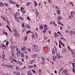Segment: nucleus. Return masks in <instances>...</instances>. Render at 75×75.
Wrapping results in <instances>:
<instances>
[{
  "label": "nucleus",
  "instance_id": "f257e3e1",
  "mask_svg": "<svg viewBox=\"0 0 75 75\" xmlns=\"http://www.w3.org/2000/svg\"><path fill=\"white\" fill-rule=\"evenodd\" d=\"M25 48V47H24L21 48V50L24 53H25V54H27V50H28V48Z\"/></svg>",
  "mask_w": 75,
  "mask_h": 75
},
{
  "label": "nucleus",
  "instance_id": "f03ea898",
  "mask_svg": "<svg viewBox=\"0 0 75 75\" xmlns=\"http://www.w3.org/2000/svg\"><path fill=\"white\" fill-rule=\"evenodd\" d=\"M9 59L10 60V62H11L12 64H13V62H14V61L16 62V60L13 59L11 57H10Z\"/></svg>",
  "mask_w": 75,
  "mask_h": 75
},
{
  "label": "nucleus",
  "instance_id": "7ed1b4c3",
  "mask_svg": "<svg viewBox=\"0 0 75 75\" xmlns=\"http://www.w3.org/2000/svg\"><path fill=\"white\" fill-rule=\"evenodd\" d=\"M32 47H34V50H37L38 49V46L36 45H32Z\"/></svg>",
  "mask_w": 75,
  "mask_h": 75
},
{
  "label": "nucleus",
  "instance_id": "20e7f679",
  "mask_svg": "<svg viewBox=\"0 0 75 75\" xmlns=\"http://www.w3.org/2000/svg\"><path fill=\"white\" fill-rule=\"evenodd\" d=\"M13 31L14 32L13 35H14V36H16V35L18 34V31H17V30H13Z\"/></svg>",
  "mask_w": 75,
  "mask_h": 75
},
{
  "label": "nucleus",
  "instance_id": "39448f33",
  "mask_svg": "<svg viewBox=\"0 0 75 75\" xmlns=\"http://www.w3.org/2000/svg\"><path fill=\"white\" fill-rule=\"evenodd\" d=\"M56 58L59 59L60 58H61V56H59V53H57V56H56Z\"/></svg>",
  "mask_w": 75,
  "mask_h": 75
},
{
  "label": "nucleus",
  "instance_id": "423d86ee",
  "mask_svg": "<svg viewBox=\"0 0 75 75\" xmlns=\"http://www.w3.org/2000/svg\"><path fill=\"white\" fill-rule=\"evenodd\" d=\"M17 14H18V15H20V14L19 13H17V12H16L15 14V15H14V16H15V19H16V20H17V18H18V17H17Z\"/></svg>",
  "mask_w": 75,
  "mask_h": 75
},
{
  "label": "nucleus",
  "instance_id": "0eeeda50",
  "mask_svg": "<svg viewBox=\"0 0 75 75\" xmlns=\"http://www.w3.org/2000/svg\"><path fill=\"white\" fill-rule=\"evenodd\" d=\"M35 13L36 17H38L39 16V13L38 12V10L37 9L35 10Z\"/></svg>",
  "mask_w": 75,
  "mask_h": 75
},
{
  "label": "nucleus",
  "instance_id": "6e6552de",
  "mask_svg": "<svg viewBox=\"0 0 75 75\" xmlns=\"http://www.w3.org/2000/svg\"><path fill=\"white\" fill-rule=\"evenodd\" d=\"M57 13L58 14H61V12H60V8H58L57 9Z\"/></svg>",
  "mask_w": 75,
  "mask_h": 75
},
{
  "label": "nucleus",
  "instance_id": "1a4fd4ad",
  "mask_svg": "<svg viewBox=\"0 0 75 75\" xmlns=\"http://www.w3.org/2000/svg\"><path fill=\"white\" fill-rule=\"evenodd\" d=\"M71 54H72V57L73 58H75V52H74V51H71Z\"/></svg>",
  "mask_w": 75,
  "mask_h": 75
},
{
  "label": "nucleus",
  "instance_id": "9d476101",
  "mask_svg": "<svg viewBox=\"0 0 75 75\" xmlns=\"http://www.w3.org/2000/svg\"><path fill=\"white\" fill-rule=\"evenodd\" d=\"M20 53H21V52H20V50H19V51H18L17 52V57H20Z\"/></svg>",
  "mask_w": 75,
  "mask_h": 75
},
{
  "label": "nucleus",
  "instance_id": "9b49d317",
  "mask_svg": "<svg viewBox=\"0 0 75 75\" xmlns=\"http://www.w3.org/2000/svg\"><path fill=\"white\" fill-rule=\"evenodd\" d=\"M56 59H57V57L55 55H54L53 57V60L54 61H56Z\"/></svg>",
  "mask_w": 75,
  "mask_h": 75
},
{
  "label": "nucleus",
  "instance_id": "f8f14e48",
  "mask_svg": "<svg viewBox=\"0 0 75 75\" xmlns=\"http://www.w3.org/2000/svg\"><path fill=\"white\" fill-rule=\"evenodd\" d=\"M32 57L33 58H37V54H34L33 55H32Z\"/></svg>",
  "mask_w": 75,
  "mask_h": 75
},
{
  "label": "nucleus",
  "instance_id": "ddd939ff",
  "mask_svg": "<svg viewBox=\"0 0 75 75\" xmlns=\"http://www.w3.org/2000/svg\"><path fill=\"white\" fill-rule=\"evenodd\" d=\"M62 19V17L60 16H59L57 18V20L60 21Z\"/></svg>",
  "mask_w": 75,
  "mask_h": 75
},
{
  "label": "nucleus",
  "instance_id": "4468645a",
  "mask_svg": "<svg viewBox=\"0 0 75 75\" xmlns=\"http://www.w3.org/2000/svg\"><path fill=\"white\" fill-rule=\"evenodd\" d=\"M67 72V70H64L62 71V74H65Z\"/></svg>",
  "mask_w": 75,
  "mask_h": 75
},
{
  "label": "nucleus",
  "instance_id": "2eb2a0df",
  "mask_svg": "<svg viewBox=\"0 0 75 75\" xmlns=\"http://www.w3.org/2000/svg\"><path fill=\"white\" fill-rule=\"evenodd\" d=\"M25 27L26 28H28L29 29H30V26L28 25H25Z\"/></svg>",
  "mask_w": 75,
  "mask_h": 75
},
{
  "label": "nucleus",
  "instance_id": "dca6fc26",
  "mask_svg": "<svg viewBox=\"0 0 75 75\" xmlns=\"http://www.w3.org/2000/svg\"><path fill=\"white\" fill-rule=\"evenodd\" d=\"M11 53L12 54V57H14V51L13 50H11Z\"/></svg>",
  "mask_w": 75,
  "mask_h": 75
},
{
  "label": "nucleus",
  "instance_id": "f3484780",
  "mask_svg": "<svg viewBox=\"0 0 75 75\" xmlns=\"http://www.w3.org/2000/svg\"><path fill=\"white\" fill-rule=\"evenodd\" d=\"M21 57L22 58H24V53H23L22 52L21 54Z\"/></svg>",
  "mask_w": 75,
  "mask_h": 75
},
{
  "label": "nucleus",
  "instance_id": "a211bd4d",
  "mask_svg": "<svg viewBox=\"0 0 75 75\" xmlns=\"http://www.w3.org/2000/svg\"><path fill=\"white\" fill-rule=\"evenodd\" d=\"M34 3L35 4V5H34L35 7L37 6V5H38V4H37V3L36 2V1H34Z\"/></svg>",
  "mask_w": 75,
  "mask_h": 75
},
{
  "label": "nucleus",
  "instance_id": "6ab92c4d",
  "mask_svg": "<svg viewBox=\"0 0 75 75\" xmlns=\"http://www.w3.org/2000/svg\"><path fill=\"white\" fill-rule=\"evenodd\" d=\"M32 68H34V66H29L28 67V68H29L30 69H31Z\"/></svg>",
  "mask_w": 75,
  "mask_h": 75
},
{
  "label": "nucleus",
  "instance_id": "aec40b11",
  "mask_svg": "<svg viewBox=\"0 0 75 75\" xmlns=\"http://www.w3.org/2000/svg\"><path fill=\"white\" fill-rule=\"evenodd\" d=\"M13 65H9V68H11V69H12V68H13Z\"/></svg>",
  "mask_w": 75,
  "mask_h": 75
},
{
  "label": "nucleus",
  "instance_id": "412c9836",
  "mask_svg": "<svg viewBox=\"0 0 75 75\" xmlns=\"http://www.w3.org/2000/svg\"><path fill=\"white\" fill-rule=\"evenodd\" d=\"M15 36L16 37H20V35L18 34H18L16 35Z\"/></svg>",
  "mask_w": 75,
  "mask_h": 75
},
{
  "label": "nucleus",
  "instance_id": "4be33fe9",
  "mask_svg": "<svg viewBox=\"0 0 75 75\" xmlns=\"http://www.w3.org/2000/svg\"><path fill=\"white\" fill-rule=\"evenodd\" d=\"M6 46L4 45V47H2V49H3L4 50H6Z\"/></svg>",
  "mask_w": 75,
  "mask_h": 75
},
{
  "label": "nucleus",
  "instance_id": "5701e85b",
  "mask_svg": "<svg viewBox=\"0 0 75 75\" xmlns=\"http://www.w3.org/2000/svg\"><path fill=\"white\" fill-rule=\"evenodd\" d=\"M71 17H74V15H73V12H71Z\"/></svg>",
  "mask_w": 75,
  "mask_h": 75
},
{
  "label": "nucleus",
  "instance_id": "b1692460",
  "mask_svg": "<svg viewBox=\"0 0 75 75\" xmlns=\"http://www.w3.org/2000/svg\"><path fill=\"white\" fill-rule=\"evenodd\" d=\"M32 33L30 30H28L26 32V34H28L29 33Z\"/></svg>",
  "mask_w": 75,
  "mask_h": 75
},
{
  "label": "nucleus",
  "instance_id": "393cba45",
  "mask_svg": "<svg viewBox=\"0 0 75 75\" xmlns=\"http://www.w3.org/2000/svg\"><path fill=\"white\" fill-rule=\"evenodd\" d=\"M40 28L41 30H42V29H43V28H44V27H43V26L42 25L40 26Z\"/></svg>",
  "mask_w": 75,
  "mask_h": 75
},
{
  "label": "nucleus",
  "instance_id": "a878e982",
  "mask_svg": "<svg viewBox=\"0 0 75 75\" xmlns=\"http://www.w3.org/2000/svg\"><path fill=\"white\" fill-rule=\"evenodd\" d=\"M10 3H11V4H14L15 3L14 2H13V1H10Z\"/></svg>",
  "mask_w": 75,
  "mask_h": 75
},
{
  "label": "nucleus",
  "instance_id": "bb28decb",
  "mask_svg": "<svg viewBox=\"0 0 75 75\" xmlns=\"http://www.w3.org/2000/svg\"><path fill=\"white\" fill-rule=\"evenodd\" d=\"M52 54H55V51H52Z\"/></svg>",
  "mask_w": 75,
  "mask_h": 75
},
{
  "label": "nucleus",
  "instance_id": "cd10ccee",
  "mask_svg": "<svg viewBox=\"0 0 75 75\" xmlns=\"http://www.w3.org/2000/svg\"><path fill=\"white\" fill-rule=\"evenodd\" d=\"M5 67H6V68H9V65H5Z\"/></svg>",
  "mask_w": 75,
  "mask_h": 75
},
{
  "label": "nucleus",
  "instance_id": "c85d7f7f",
  "mask_svg": "<svg viewBox=\"0 0 75 75\" xmlns=\"http://www.w3.org/2000/svg\"><path fill=\"white\" fill-rule=\"evenodd\" d=\"M35 35H34V34H33L32 35V38L33 39H34V36Z\"/></svg>",
  "mask_w": 75,
  "mask_h": 75
},
{
  "label": "nucleus",
  "instance_id": "c756f323",
  "mask_svg": "<svg viewBox=\"0 0 75 75\" xmlns=\"http://www.w3.org/2000/svg\"><path fill=\"white\" fill-rule=\"evenodd\" d=\"M18 64H20V65H22V62H21V61H19Z\"/></svg>",
  "mask_w": 75,
  "mask_h": 75
},
{
  "label": "nucleus",
  "instance_id": "7c9ffc66",
  "mask_svg": "<svg viewBox=\"0 0 75 75\" xmlns=\"http://www.w3.org/2000/svg\"><path fill=\"white\" fill-rule=\"evenodd\" d=\"M43 62H40L41 64H44V63H45V61H42Z\"/></svg>",
  "mask_w": 75,
  "mask_h": 75
},
{
  "label": "nucleus",
  "instance_id": "2f4dec72",
  "mask_svg": "<svg viewBox=\"0 0 75 75\" xmlns=\"http://www.w3.org/2000/svg\"><path fill=\"white\" fill-rule=\"evenodd\" d=\"M66 51H67L66 50L64 49L63 50V52L64 53H65V52H66Z\"/></svg>",
  "mask_w": 75,
  "mask_h": 75
},
{
  "label": "nucleus",
  "instance_id": "473e14b6",
  "mask_svg": "<svg viewBox=\"0 0 75 75\" xmlns=\"http://www.w3.org/2000/svg\"><path fill=\"white\" fill-rule=\"evenodd\" d=\"M42 59V61H45L44 59H45V58L44 57H41Z\"/></svg>",
  "mask_w": 75,
  "mask_h": 75
},
{
  "label": "nucleus",
  "instance_id": "72a5a7b5",
  "mask_svg": "<svg viewBox=\"0 0 75 75\" xmlns=\"http://www.w3.org/2000/svg\"><path fill=\"white\" fill-rule=\"evenodd\" d=\"M16 70H17V71H18L19 69V68H18V66H17L16 67Z\"/></svg>",
  "mask_w": 75,
  "mask_h": 75
},
{
  "label": "nucleus",
  "instance_id": "f704fd0d",
  "mask_svg": "<svg viewBox=\"0 0 75 75\" xmlns=\"http://www.w3.org/2000/svg\"><path fill=\"white\" fill-rule=\"evenodd\" d=\"M7 23L8 25H10V21H8L7 22Z\"/></svg>",
  "mask_w": 75,
  "mask_h": 75
},
{
  "label": "nucleus",
  "instance_id": "c9c22d12",
  "mask_svg": "<svg viewBox=\"0 0 75 75\" xmlns=\"http://www.w3.org/2000/svg\"><path fill=\"white\" fill-rule=\"evenodd\" d=\"M54 37L55 38H57V33H54Z\"/></svg>",
  "mask_w": 75,
  "mask_h": 75
},
{
  "label": "nucleus",
  "instance_id": "e433bc0d",
  "mask_svg": "<svg viewBox=\"0 0 75 75\" xmlns=\"http://www.w3.org/2000/svg\"><path fill=\"white\" fill-rule=\"evenodd\" d=\"M31 4V2H28L27 3V6H29V4Z\"/></svg>",
  "mask_w": 75,
  "mask_h": 75
},
{
  "label": "nucleus",
  "instance_id": "4c0bfd02",
  "mask_svg": "<svg viewBox=\"0 0 75 75\" xmlns=\"http://www.w3.org/2000/svg\"><path fill=\"white\" fill-rule=\"evenodd\" d=\"M47 27H48V26L46 25H44V27L45 28H46Z\"/></svg>",
  "mask_w": 75,
  "mask_h": 75
},
{
  "label": "nucleus",
  "instance_id": "58836bf2",
  "mask_svg": "<svg viewBox=\"0 0 75 75\" xmlns=\"http://www.w3.org/2000/svg\"><path fill=\"white\" fill-rule=\"evenodd\" d=\"M4 45H1L0 46V47L1 48H2L4 46Z\"/></svg>",
  "mask_w": 75,
  "mask_h": 75
},
{
  "label": "nucleus",
  "instance_id": "ea45409f",
  "mask_svg": "<svg viewBox=\"0 0 75 75\" xmlns=\"http://www.w3.org/2000/svg\"><path fill=\"white\" fill-rule=\"evenodd\" d=\"M35 35H36V37H38V35L37 34V33H35Z\"/></svg>",
  "mask_w": 75,
  "mask_h": 75
},
{
  "label": "nucleus",
  "instance_id": "a19ab883",
  "mask_svg": "<svg viewBox=\"0 0 75 75\" xmlns=\"http://www.w3.org/2000/svg\"><path fill=\"white\" fill-rule=\"evenodd\" d=\"M19 18H20V19L21 20H23V21H24V19L22 17H20Z\"/></svg>",
  "mask_w": 75,
  "mask_h": 75
},
{
  "label": "nucleus",
  "instance_id": "79ce46f5",
  "mask_svg": "<svg viewBox=\"0 0 75 75\" xmlns=\"http://www.w3.org/2000/svg\"><path fill=\"white\" fill-rule=\"evenodd\" d=\"M35 50L36 51V52H38L40 51V50H39L38 49H38H36V50Z\"/></svg>",
  "mask_w": 75,
  "mask_h": 75
},
{
  "label": "nucleus",
  "instance_id": "37998d69",
  "mask_svg": "<svg viewBox=\"0 0 75 75\" xmlns=\"http://www.w3.org/2000/svg\"><path fill=\"white\" fill-rule=\"evenodd\" d=\"M4 4H3V3L2 2H1L0 4V6H2L4 5Z\"/></svg>",
  "mask_w": 75,
  "mask_h": 75
},
{
  "label": "nucleus",
  "instance_id": "c03bdc74",
  "mask_svg": "<svg viewBox=\"0 0 75 75\" xmlns=\"http://www.w3.org/2000/svg\"><path fill=\"white\" fill-rule=\"evenodd\" d=\"M61 44H60V42H59V47L60 49H61Z\"/></svg>",
  "mask_w": 75,
  "mask_h": 75
},
{
  "label": "nucleus",
  "instance_id": "a18cd8bd",
  "mask_svg": "<svg viewBox=\"0 0 75 75\" xmlns=\"http://www.w3.org/2000/svg\"><path fill=\"white\" fill-rule=\"evenodd\" d=\"M27 36H26L25 37L24 40H27Z\"/></svg>",
  "mask_w": 75,
  "mask_h": 75
},
{
  "label": "nucleus",
  "instance_id": "49530a36",
  "mask_svg": "<svg viewBox=\"0 0 75 75\" xmlns=\"http://www.w3.org/2000/svg\"><path fill=\"white\" fill-rule=\"evenodd\" d=\"M30 62H35V60H33L32 61H30Z\"/></svg>",
  "mask_w": 75,
  "mask_h": 75
},
{
  "label": "nucleus",
  "instance_id": "de8ad7c7",
  "mask_svg": "<svg viewBox=\"0 0 75 75\" xmlns=\"http://www.w3.org/2000/svg\"><path fill=\"white\" fill-rule=\"evenodd\" d=\"M57 23L58 24H61V23L60 21H58Z\"/></svg>",
  "mask_w": 75,
  "mask_h": 75
},
{
  "label": "nucleus",
  "instance_id": "09e8293b",
  "mask_svg": "<svg viewBox=\"0 0 75 75\" xmlns=\"http://www.w3.org/2000/svg\"><path fill=\"white\" fill-rule=\"evenodd\" d=\"M22 27H25L24 26V23L23 22L22 24Z\"/></svg>",
  "mask_w": 75,
  "mask_h": 75
},
{
  "label": "nucleus",
  "instance_id": "8fccbe9b",
  "mask_svg": "<svg viewBox=\"0 0 75 75\" xmlns=\"http://www.w3.org/2000/svg\"><path fill=\"white\" fill-rule=\"evenodd\" d=\"M48 30V28H45L44 29V31H47V30Z\"/></svg>",
  "mask_w": 75,
  "mask_h": 75
},
{
  "label": "nucleus",
  "instance_id": "3c124183",
  "mask_svg": "<svg viewBox=\"0 0 75 75\" xmlns=\"http://www.w3.org/2000/svg\"><path fill=\"white\" fill-rule=\"evenodd\" d=\"M16 7H18V8H19V5H18V4H17L16 5Z\"/></svg>",
  "mask_w": 75,
  "mask_h": 75
},
{
  "label": "nucleus",
  "instance_id": "603ef678",
  "mask_svg": "<svg viewBox=\"0 0 75 75\" xmlns=\"http://www.w3.org/2000/svg\"><path fill=\"white\" fill-rule=\"evenodd\" d=\"M32 71H33V73H34V74H36V72H35V71L32 70Z\"/></svg>",
  "mask_w": 75,
  "mask_h": 75
},
{
  "label": "nucleus",
  "instance_id": "864d4df0",
  "mask_svg": "<svg viewBox=\"0 0 75 75\" xmlns=\"http://www.w3.org/2000/svg\"><path fill=\"white\" fill-rule=\"evenodd\" d=\"M27 19L28 20H30V18H29V17H27Z\"/></svg>",
  "mask_w": 75,
  "mask_h": 75
},
{
  "label": "nucleus",
  "instance_id": "5fc2aeb1",
  "mask_svg": "<svg viewBox=\"0 0 75 75\" xmlns=\"http://www.w3.org/2000/svg\"><path fill=\"white\" fill-rule=\"evenodd\" d=\"M69 31H68V30H66V33H67V34H68V33H69Z\"/></svg>",
  "mask_w": 75,
  "mask_h": 75
},
{
  "label": "nucleus",
  "instance_id": "6e6d98bb",
  "mask_svg": "<svg viewBox=\"0 0 75 75\" xmlns=\"http://www.w3.org/2000/svg\"><path fill=\"white\" fill-rule=\"evenodd\" d=\"M69 4H73V3L72 2L70 1L69 2Z\"/></svg>",
  "mask_w": 75,
  "mask_h": 75
},
{
  "label": "nucleus",
  "instance_id": "4d7b16f0",
  "mask_svg": "<svg viewBox=\"0 0 75 75\" xmlns=\"http://www.w3.org/2000/svg\"><path fill=\"white\" fill-rule=\"evenodd\" d=\"M19 62V61L16 60V61L15 62H16L17 64H18Z\"/></svg>",
  "mask_w": 75,
  "mask_h": 75
},
{
  "label": "nucleus",
  "instance_id": "13d9d810",
  "mask_svg": "<svg viewBox=\"0 0 75 75\" xmlns=\"http://www.w3.org/2000/svg\"><path fill=\"white\" fill-rule=\"evenodd\" d=\"M73 72H74V73H75V69L74 68H73Z\"/></svg>",
  "mask_w": 75,
  "mask_h": 75
},
{
  "label": "nucleus",
  "instance_id": "bf43d9fd",
  "mask_svg": "<svg viewBox=\"0 0 75 75\" xmlns=\"http://www.w3.org/2000/svg\"><path fill=\"white\" fill-rule=\"evenodd\" d=\"M7 44H9V42H8V41H7L6 42V45H7Z\"/></svg>",
  "mask_w": 75,
  "mask_h": 75
},
{
  "label": "nucleus",
  "instance_id": "052dcab7",
  "mask_svg": "<svg viewBox=\"0 0 75 75\" xmlns=\"http://www.w3.org/2000/svg\"><path fill=\"white\" fill-rule=\"evenodd\" d=\"M61 71L59 70V74H61Z\"/></svg>",
  "mask_w": 75,
  "mask_h": 75
},
{
  "label": "nucleus",
  "instance_id": "680f3d73",
  "mask_svg": "<svg viewBox=\"0 0 75 75\" xmlns=\"http://www.w3.org/2000/svg\"><path fill=\"white\" fill-rule=\"evenodd\" d=\"M10 42L11 44H12V40L11 39L10 40Z\"/></svg>",
  "mask_w": 75,
  "mask_h": 75
},
{
  "label": "nucleus",
  "instance_id": "e2e57ef3",
  "mask_svg": "<svg viewBox=\"0 0 75 75\" xmlns=\"http://www.w3.org/2000/svg\"><path fill=\"white\" fill-rule=\"evenodd\" d=\"M47 48V47H43V50H44L45 49V48Z\"/></svg>",
  "mask_w": 75,
  "mask_h": 75
},
{
  "label": "nucleus",
  "instance_id": "0e129e2a",
  "mask_svg": "<svg viewBox=\"0 0 75 75\" xmlns=\"http://www.w3.org/2000/svg\"><path fill=\"white\" fill-rule=\"evenodd\" d=\"M27 50H28V51H30H30H31V50L30 49V48H29V49L28 48Z\"/></svg>",
  "mask_w": 75,
  "mask_h": 75
},
{
  "label": "nucleus",
  "instance_id": "69168bd1",
  "mask_svg": "<svg viewBox=\"0 0 75 75\" xmlns=\"http://www.w3.org/2000/svg\"><path fill=\"white\" fill-rule=\"evenodd\" d=\"M63 70V68L62 67L60 69V71H62Z\"/></svg>",
  "mask_w": 75,
  "mask_h": 75
},
{
  "label": "nucleus",
  "instance_id": "338daca9",
  "mask_svg": "<svg viewBox=\"0 0 75 75\" xmlns=\"http://www.w3.org/2000/svg\"><path fill=\"white\" fill-rule=\"evenodd\" d=\"M71 33H74V31L73 30H71L70 31Z\"/></svg>",
  "mask_w": 75,
  "mask_h": 75
},
{
  "label": "nucleus",
  "instance_id": "774afa93",
  "mask_svg": "<svg viewBox=\"0 0 75 75\" xmlns=\"http://www.w3.org/2000/svg\"><path fill=\"white\" fill-rule=\"evenodd\" d=\"M16 75H20V74H19V72L17 73L16 74Z\"/></svg>",
  "mask_w": 75,
  "mask_h": 75
}]
</instances>
